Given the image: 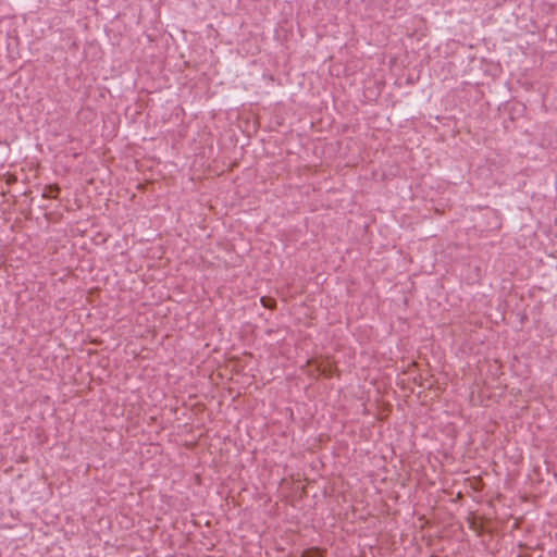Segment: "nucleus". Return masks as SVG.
<instances>
[{"label": "nucleus", "instance_id": "3", "mask_svg": "<svg viewBox=\"0 0 557 557\" xmlns=\"http://www.w3.org/2000/svg\"><path fill=\"white\" fill-rule=\"evenodd\" d=\"M305 554H306V557H321V553L318 548H312L310 550H307Z\"/></svg>", "mask_w": 557, "mask_h": 557}, {"label": "nucleus", "instance_id": "4", "mask_svg": "<svg viewBox=\"0 0 557 557\" xmlns=\"http://www.w3.org/2000/svg\"><path fill=\"white\" fill-rule=\"evenodd\" d=\"M320 371L326 377H331L332 376V367L331 366H325L323 368H320Z\"/></svg>", "mask_w": 557, "mask_h": 557}, {"label": "nucleus", "instance_id": "2", "mask_svg": "<svg viewBox=\"0 0 557 557\" xmlns=\"http://www.w3.org/2000/svg\"><path fill=\"white\" fill-rule=\"evenodd\" d=\"M261 305L267 309H275L276 300L272 297L263 296L260 299Z\"/></svg>", "mask_w": 557, "mask_h": 557}, {"label": "nucleus", "instance_id": "6", "mask_svg": "<svg viewBox=\"0 0 557 557\" xmlns=\"http://www.w3.org/2000/svg\"><path fill=\"white\" fill-rule=\"evenodd\" d=\"M24 460H25L24 457L21 455L20 459L17 461H24Z\"/></svg>", "mask_w": 557, "mask_h": 557}, {"label": "nucleus", "instance_id": "1", "mask_svg": "<svg viewBox=\"0 0 557 557\" xmlns=\"http://www.w3.org/2000/svg\"><path fill=\"white\" fill-rule=\"evenodd\" d=\"M60 193V187L57 184L46 185L42 191V197L47 199H55Z\"/></svg>", "mask_w": 557, "mask_h": 557}, {"label": "nucleus", "instance_id": "5", "mask_svg": "<svg viewBox=\"0 0 557 557\" xmlns=\"http://www.w3.org/2000/svg\"><path fill=\"white\" fill-rule=\"evenodd\" d=\"M515 457H516L515 462H518V461H519V459H520V457H521V455H515Z\"/></svg>", "mask_w": 557, "mask_h": 557}]
</instances>
